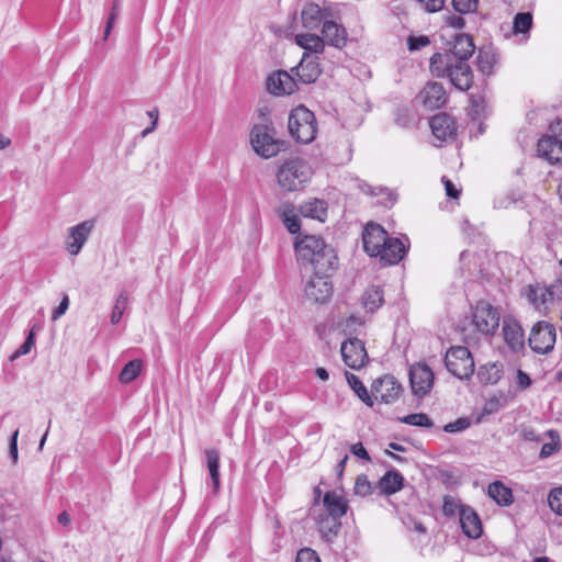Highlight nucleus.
Segmentation results:
<instances>
[{
    "label": "nucleus",
    "mask_w": 562,
    "mask_h": 562,
    "mask_svg": "<svg viewBox=\"0 0 562 562\" xmlns=\"http://www.w3.org/2000/svg\"><path fill=\"white\" fill-rule=\"evenodd\" d=\"M475 45L471 36L457 34L452 47L443 53H435L429 63L432 76L448 78L460 91H467L473 82V72L468 63L474 54Z\"/></svg>",
    "instance_id": "nucleus-1"
},
{
    "label": "nucleus",
    "mask_w": 562,
    "mask_h": 562,
    "mask_svg": "<svg viewBox=\"0 0 562 562\" xmlns=\"http://www.w3.org/2000/svg\"><path fill=\"white\" fill-rule=\"evenodd\" d=\"M297 260L303 266H311L313 274L330 276L338 267L335 249L321 237L305 235L294 244Z\"/></svg>",
    "instance_id": "nucleus-2"
},
{
    "label": "nucleus",
    "mask_w": 562,
    "mask_h": 562,
    "mask_svg": "<svg viewBox=\"0 0 562 562\" xmlns=\"http://www.w3.org/2000/svg\"><path fill=\"white\" fill-rule=\"evenodd\" d=\"M313 176L310 164L300 157L289 158L283 161L276 173L278 186L284 193L303 190Z\"/></svg>",
    "instance_id": "nucleus-3"
},
{
    "label": "nucleus",
    "mask_w": 562,
    "mask_h": 562,
    "mask_svg": "<svg viewBox=\"0 0 562 562\" xmlns=\"http://www.w3.org/2000/svg\"><path fill=\"white\" fill-rule=\"evenodd\" d=\"M250 144L255 153L265 158H272L284 149L285 143L276 137V130L270 120L262 114V123L256 124L250 132Z\"/></svg>",
    "instance_id": "nucleus-4"
},
{
    "label": "nucleus",
    "mask_w": 562,
    "mask_h": 562,
    "mask_svg": "<svg viewBox=\"0 0 562 562\" xmlns=\"http://www.w3.org/2000/svg\"><path fill=\"white\" fill-rule=\"evenodd\" d=\"M288 128L296 142L310 144L317 134L316 117L305 105H297L289 114Z\"/></svg>",
    "instance_id": "nucleus-5"
},
{
    "label": "nucleus",
    "mask_w": 562,
    "mask_h": 562,
    "mask_svg": "<svg viewBox=\"0 0 562 562\" xmlns=\"http://www.w3.org/2000/svg\"><path fill=\"white\" fill-rule=\"evenodd\" d=\"M537 151L552 165L562 162V120L550 124L548 133L538 140Z\"/></svg>",
    "instance_id": "nucleus-6"
},
{
    "label": "nucleus",
    "mask_w": 562,
    "mask_h": 562,
    "mask_svg": "<svg viewBox=\"0 0 562 562\" xmlns=\"http://www.w3.org/2000/svg\"><path fill=\"white\" fill-rule=\"evenodd\" d=\"M447 370L460 380H468L474 373V360L467 347H451L445 357Z\"/></svg>",
    "instance_id": "nucleus-7"
},
{
    "label": "nucleus",
    "mask_w": 562,
    "mask_h": 562,
    "mask_svg": "<svg viewBox=\"0 0 562 562\" xmlns=\"http://www.w3.org/2000/svg\"><path fill=\"white\" fill-rule=\"evenodd\" d=\"M499 312L486 302H477L472 312V324L484 336H493L499 327Z\"/></svg>",
    "instance_id": "nucleus-8"
},
{
    "label": "nucleus",
    "mask_w": 562,
    "mask_h": 562,
    "mask_svg": "<svg viewBox=\"0 0 562 562\" xmlns=\"http://www.w3.org/2000/svg\"><path fill=\"white\" fill-rule=\"evenodd\" d=\"M555 340V327L546 321H540L531 328L528 342L536 353L546 355L554 348Z\"/></svg>",
    "instance_id": "nucleus-9"
},
{
    "label": "nucleus",
    "mask_w": 562,
    "mask_h": 562,
    "mask_svg": "<svg viewBox=\"0 0 562 562\" xmlns=\"http://www.w3.org/2000/svg\"><path fill=\"white\" fill-rule=\"evenodd\" d=\"M409 384L413 394L424 398L432 389L435 375L432 370L424 362H417L409 367Z\"/></svg>",
    "instance_id": "nucleus-10"
},
{
    "label": "nucleus",
    "mask_w": 562,
    "mask_h": 562,
    "mask_svg": "<svg viewBox=\"0 0 562 562\" xmlns=\"http://www.w3.org/2000/svg\"><path fill=\"white\" fill-rule=\"evenodd\" d=\"M402 392V384L391 374L375 379L371 385L372 398L384 404L394 403Z\"/></svg>",
    "instance_id": "nucleus-11"
},
{
    "label": "nucleus",
    "mask_w": 562,
    "mask_h": 562,
    "mask_svg": "<svg viewBox=\"0 0 562 562\" xmlns=\"http://www.w3.org/2000/svg\"><path fill=\"white\" fill-rule=\"evenodd\" d=\"M305 296L318 304H324L333 295V283L328 274H313L305 285Z\"/></svg>",
    "instance_id": "nucleus-12"
},
{
    "label": "nucleus",
    "mask_w": 562,
    "mask_h": 562,
    "mask_svg": "<svg viewBox=\"0 0 562 562\" xmlns=\"http://www.w3.org/2000/svg\"><path fill=\"white\" fill-rule=\"evenodd\" d=\"M340 352L345 364L353 370L361 369L369 359L364 342L358 338L344 341Z\"/></svg>",
    "instance_id": "nucleus-13"
},
{
    "label": "nucleus",
    "mask_w": 562,
    "mask_h": 562,
    "mask_svg": "<svg viewBox=\"0 0 562 562\" xmlns=\"http://www.w3.org/2000/svg\"><path fill=\"white\" fill-rule=\"evenodd\" d=\"M93 227L94 221L88 220L68 228L65 246L70 255L77 256L81 251Z\"/></svg>",
    "instance_id": "nucleus-14"
},
{
    "label": "nucleus",
    "mask_w": 562,
    "mask_h": 562,
    "mask_svg": "<svg viewBox=\"0 0 562 562\" xmlns=\"http://www.w3.org/2000/svg\"><path fill=\"white\" fill-rule=\"evenodd\" d=\"M387 232L375 223H369L362 234L363 248L371 257H378L389 238Z\"/></svg>",
    "instance_id": "nucleus-15"
},
{
    "label": "nucleus",
    "mask_w": 562,
    "mask_h": 562,
    "mask_svg": "<svg viewBox=\"0 0 562 562\" xmlns=\"http://www.w3.org/2000/svg\"><path fill=\"white\" fill-rule=\"evenodd\" d=\"M328 8H322L315 2L305 3L301 11V20L304 29L314 31L331 18Z\"/></svg>",
    "instance_id": "nucleus-16"
},
{
    "label": "nucleus",
    "mask_w": 562,
    "mask_h": 562,
    "mask_svg": "<svg viewBox=\"0 0 562 562\" xmlns=\"http://www.w3.org/2000/svg\"><path fill=\"white\" fill-rule=\"evenodd\" d=\"M418 100L428 110H436L447 102V93L443 86L436 81H429L418 93Z\"/></svg>",
    "instance_id": "nucleus-17"
},
{
    "label": "nucleus",
    "mask_w": 562,
    "mask_h": 562,
    "mask_svg": "<svg viewBox=\"0 0 562 562\" xmlns=\"http://www.w3.org/2000/svg\"><path fill=\"white\" fill-rule=\"evenodd\" d=\"M267 89L274 95L292 94L297 85L295 79L285 70H279L267 79Z\"/></svg>",
    "instance_id": "nucleus-18"
},
{
    "label": "nucleus",
    "mask_w": 562,
    "mask_h": 562,
    "mask_svg": "<svg viewBox=\"0 0 562 562\" xmlns=\"http://www.w3.org/2000/svg\"><path fill=\"white\" fill-rule=\"evenodd\" d=\"M429 125L434 136L441 142L452 140L456 136V122L447 113H439L432 116Z\"/></svg>",
    "instance_id": "nucleus-19"
},
{
    "label": "nucleus",
    "mask_w": 562,
    "mask_h": 562,
    "mask_svg": "<svg viewBox=\"0 0 562 562\" xmlns=\"http://www.w3.org/2000/svg\"><path fill=\"white\" fill-rule=\"evenodd\" d=\"M503 336L506 345L514 352L525 348V335L519 322L515 318H505L503 322Z\"/></svg>",
    "instance_id": "nucleus-20"
},
{
    "label": "nucleus",
    "mask_w": 562,
    "mask_h": 562,
    "mask_svg": "<svg viewBox=\"0 0 562 562\" xmlns=\"http://www.w3.org/2000/svg\"><path fill=\"white\" fill-rule=\"evenodd\" d=\"M318 56H307L303 54L300 64L292 68L303 83H313L317 80L322 70L319 68Z\"/></svg>",
    "instance_id": "nucleus-21"
},
{
    "label": "nucleus",
    "mask_w": 562,
    "mask_h": 562,
    "mask_svg": "<svg viewBox=\"0 0 562 562\" xmlns=\"http://www.w3.org/2000/svg\"><path fill=\"white\" fill-rule=\"evenodd\" d=\"M408 247L396 237H389L378 257L384 265H397L406 255Z\"/></svg>",
    "instance_id": "nucleus-22"
},
{
    "label": "nucleus",
    "mask_w": 562,
    "mask_h": 562,
    "mask_svg": "<svg viewBox=\"0 0 562 562\" xmlns=\"http://www.w3.org/2000/svg\"><path fill=\"white\" fill-rule=\"evenodd\" d=\"M462 532L470 539H477L483 532L482 522L479 515L469 506L461 509L459 517Z\"/></svg>",
    "instance_id": "nucleus-23"
},
{
    "label": "nucleus",
    "mask_w": 562,
    "mask_h": 562,
    "mask_svg": "<svg viewBox=\"0 0 562 562\" xmlns=\"http://www.w3.org/2000/svg\"><path fill=\"white\" fill-rule=\"evenodd\" d=\"M322 34V38L325 40V44L336 48H342L347 44L346 29L331 20L324 23Z\"/></svg>",
    "instance_id": "nucleus-24"
},
{
    "label": "nucleus",
    "mask_w": 562,
    "mask_h": 562,
    "mask_svg": "<svg viewBox=\"0 0 562 562\" xmlns=\"http://www.w3.org/2000/svg\"><path fill=\"white\" fill-rule=\"evenodd\" d=\"M294 42L304 49L303 54H307V56L314 55L319 57L325 49V40L313 33L296 34Z\"/></svg>",
    "instance_id": "nucleus-25"
},
{
    "label": "nucleus",
    "mask_w": 562,
    "mask_h": 562,
    "mask_svg": "<svg viewBox=\"0 0 562 562\" xmlns=\"http://www.w3.org/2000/svg\"><path fill=\"white\" fill-rule=\"evenodd\" d=\"M340 519L341 518L328 516L323 513L317 515L316 522L318 531L326 542H331L333 539L338 536L341 528Z\"/></svg>",
    "instance_id": "nucleus-26"
},
{
    "label": "nucleus",
    "mask_w": 562,
    "mask_h": 562,
    "mask_svg": "<svg viewBox=\"0 0 562 562\" xmlns=\"http://www.w3.org/2000/svg\"><path fill=\"white\" fill-rule=\"evenodd\" d=\"M404 476L397 470L387 471L378 482V487L383 495H393L404 486Z\"/></svg>",
    "instance_id": "nucleus-27"
},
{
    "label": "nucleus",
    "mask_w": 562,
    "mask_h": 562,
    "mask_svg": "<svg viewBox=\"0 0 562 562\" xmlns=\"http://www.w3.org/2000/svg\"><path fill=\"white\" fill-rule=\"evenodd\" d=\"M323 505V514L338 518H341L344 515H346L348 509L347 503L335 492H327L324 495Z\"/></svg>",
    "instance_id": "nucleus-28"
},
{
    "label": "nucleus",
    "mask_w": 562,
    "mask_h": 562,
    "mask_svg": "<svg viewBox=\"0 0 562 562\" xmlns=\"http://www.w3.org/2000/svg\"><path fill=\"white\" fill-rule=\"evenodd\" d=\"M361 303L369 313L376 312L384 303V292L380 285H370L361 296Z\"/></svg>",
    "instance_id": "nucleus-29"
},
{
    "label": "nucleus",
    "mask_w": 562,
    "mask_h": 562,
    "mask_svg": "<svg viewBox=\"0 0 562 562\" xmlns=\"http://www.w3.org/2000/svg\"><path fill=\"white\" fill-rule=\"evenodd\" d=\"M300 213L304 217L325 222L327 217V203L318 199L308 200L300 206Z\"/></svg>",
    "instance_id": "nucleus-30"
},
{
    "label": "nucleus",
    "mask_w": 562,
    "mask_h": 562,
    "mask_svg": "<svg viewBox=\"0 0 562 562\" xmlns=\"http://www.w3.org/2000/svg\"><path fill=\"white\" fill-rule=\"evenodd\" d=\"M206 467L210 473L212 488L214 493H217L221 486L220 480V451L217 449L205 450Z\"/></svg>",
    "instance_id": "nucleus-31"
},
{
    "label": "nucleus",
    "mask_w": 562,
    "mask_h": 562,
    "mask_svg": "<svg viewBox=\"0 0 562 562\" xmlns=\"http://www.w3.org/2000/svg\"><path fill=\"white\" fill-rule=\"evenodd\" d=\"M487 494L499 506H509L514 502L512 488L501 481L491 483L487 487Z\"/></svg>",
    "instance_id": "nucleus-32"
},
{
    "label": "nucleus",
    "mask_w": 562,
    "mask_h": 562,
    "mask_svg": "<svg viewBox=\"0 0 562 562\" xmlns=\"http://www.w3.org/2000/svg\"><path fill=\"white\" fill-rule=\"evenodd\" d=\"M526 296L535 307L540 308L547 304L548 300L553 299V291L551 288L539 284L528 285Z\"/></svg>",
    "instance_id": "nucleus-33"
},
{
    "label": "nucleus",
    "mask_w": 562,
    "mask_h": 562,
    "mask_svg": "<svg viewBox=\"0 0 562 562\" xmlns=\"http://www.w3.org/2000/svg\"><path fill=\"white\" fill-rule=\"evenodd\" d=\"M497 64V55L492 47L479 48L476 56V65L484 76L493 74L494 66Z\"/></svg>",
    "instance_id": "nucleus-34"
},
{
    "label": "nucleus",
    "mask_w": 562,
    "mask_h": 562,
    "mask_svg": "<svg viewBox=\"0 0 562 562\" xmlns=\"http://www.w3.org/2000/svg\"><path fill=\"white\" fill-rule=\"evenodd\" d=\"M503 375V367L498 363H487L479 368L477 378L483 384H496Z\"/></svg>",
    "instance_id": "nucleus-35"
},
{
    "label": "nucleus",
    "mask_w": 562,
    "mask_h": 562,
    "mask_svg": "<svg viewBox=\"0 0 562 562\" xmlns=\"http://www.w3.org/2000/svg\"><path fill=\"white\" fill-rule=\"evenodd\" d=\"M346 379L349 386L353 390L357 396L369 407H372L374 401L372 398V393L370 394L362 383V381L353 373L346 372Z\"/></svg>",
    "instance_id": "nucleus-36"
},
{
    "label": "nucleus",
    "mask_w": 562,
    "mask_h": 562,
    "mask_svg": "<svg viewBox=\"0 0 562 562\" xmlns=\"http://www.w3.org/2000/svg\"><path fill=\"white\" fill-rule=\"evenodd\" d=\"M283 224L291 234L299 233L301 228V221L295 213V207L292 204H284L280 210Z\"/></svg>",
    "instance_id": "nucleus-37"
},
{
    "label": "nucleus",
    "mask_w": 562,
    "mask_h": 562,
    "mask_svg": "<svg viewBox=\"0 0 562 562\" xmlns=\"http://www.w3.org/2000/svg\"><path fill=\"white\" fill-rule=\"evenodd\" d=\"M142 367L143 362L139 359L128 361L120 373V382L124 384L133 382L139 375Z\"/></svg>",
    "instance_id": "nucleus-38"
},
{
    "label": "nucleus",
    "mask_w": 562,
    "mask_h": 562,
    "mask_svg": "<svg viewBox=\"0 0 562 562\" xmlns=\"http://www.w3.org/2000/svg\"><path fill=\"white\" fill-rule=\"evenodd\" d=\"M532 27V14L530 12H519L513 20V32L515 34L526 35Z\"/></svg>",
    "instance_id": "nucleus-39"
},
{
    "label": "nucleus",
    "mask_w": 562,
    "mask_h": 562,
    "mask_svg": "<svg viewBox=\"0 0 562 562\" xmlns=\"http://www.w3.org/2000/svg\"><path fill=\"white\" fill-rule=\"evenodd\" d=\"M546 435L551 439V441L544 443L541 447V450L539 453L540 459H547V458L553 456L554 453H557L560 450V447H561L560 436L555 430L550 429L546 432Z\"/></svg>",
    "instance_id": "nucleus-40"
},
{
    "label": "nucleus",
    "mask_w": 562,
    "mask_h": 562,
    "mask_svg": "<svg viewBox=\"0 0 562 562\" xmlns=\"http://www.w3.org/2000/svg\"><path fill=\"white\" fill-rule=\"evenodd\" d=\"M522 200V194L518 190H510L494 199L495 209H508L510 205L516 204Z\"/></svg>",
    "instance_id": "nucleus-41"
},
{
    "label": "nucleus",
    "mask_w": 562,
    "mask_h": 562,
    "mask_svg": "<svg viewBox=\"0 0 562 562\" xmlns=\"http://www.w3.org/2000/svg\"><path fill=\"white\" fill-rule=\"evenodd\" d=\"M127 304H128V295H127L126 291H122L117 295L114 306H113V310H112L111 323L113 325L117 324L121 321V318L124 314V311L127 307Z\"/></svg>",
    "instance_id": "nucleus-42"
},
{
    "label": "nucleus",
    "mask_w": 562,
    "mask_h": 562,
    "mask_svg": "<svg viewBox=\"0 0 562 562\" xmlns=\"http://www.w3.org/2000/svg\"><path fill=\"white\" fill-rule=\"evenodd\" d=\"M400 420L404 424L417 427L430 428L434 425L432 420L425 413L408 414L400 418Z\"/></svg>",
    "instance_id": "nucleus-43"
},
{
    "label": "nucleus",
    "mask_w": 562,
    "mask_h": 562,
    "mask_svg": "<svg viewBox=\"0 0 562 562\" xmlns=\"http://www.w3.org/2000/svg\"><path fill=\"white\" fill-rule=\"evenodd\" d=\"M469 506L462 505L460 501L453 496L446 495L443 497L442 512L447 517H453L457 514L461 516V509Z\"/></svg>",
    "instance_id": "nucleus-44"
},
{
    "label": "nucleus",
    "mask_w": 562,
    "mask_h": 562,
    "mask_svg": "<svg viewBox=\"0 0 562 562\" xmlns=\"http://www.w3.org/2000/svg\"><path fill=\"white\" fill-rule=\"evenodd\" d=\"M395 123L401 126L408 128L415 124V115L407 108H400L395 112Z\"/></svg>",
    "instance_id": "nucleus-45"
},
{
    "label": "nucleus",
    "mask_w": 562,
    "mask_h": 562,
    "mask_svg": "<svg viewBox=\"0 0 562 562\" xmlns=\"http://www.w3.org/2000/svg\"><path fill=\"white\" fill-rule=\"evenodd\" d=\"M35 345V334L31 329L24 342L10 356V361H14L21 356L27 355Z\"/></svg>",
    "instance_id": "nucleus-46"
},
{
    "label": "nucleus",
    "mask_w": 562,
    "mask_h": 562,
    "mask_svg": "<svg viewBox=\"0 0 562 562\" xmlns=\"http://www.w3.org/2000/svg\"><path fill=\"white\" fill-rule=\"evenodd\" d=\"M471 100V115L473 119H481L485 115L486 111V101L483 95L472 94L470 97Z\"/></svg>",
    "instance_id": "nucleus-47"
},
{
    "label": "nucleus",
    "mask_w": 562,
    "mask_h": 562,
    "mask_svg": "<svg viewBox=\"0 0 562 562\" xmlns=\"http://www.w3.org/2000/svg\"><path fill=\"white\" fill-rule=\"evenodd\" d=\"M353 490L356 495L362 497L371 495L373 492V487L366 474H360L357 476Z\"/></svg>",
    "instance_id": "nucleus-48"
},
{
    "label": "nucleus",
    "mask_w": 562,
    "mask_h": 562,
    "mask_svg": "<svg viewBox=\"0 0 562 562\" xmlns=\"http://www.w3.org/2000/svg\"><path fill=\"white\" fill-rule=\"evenodd\" d=\"M548 503L552 512L562 516V487L553 488L549 493Z\"/></svg>",
    "instance_id": "nucleus-49"
},
{
    "label": "nucleus",
    "mask_w": 562,
    "mask_h": 562,
    "mask_svg": "<svg viewBox=\"0 0 562 562\" xmlns=\"http://www.w3.org/2000/svg\"><path fill=\"white\" fill-rule=\"evenodd\" d=\"M479 0H452L453 9L460 14L474 12L477 9Z\"/></svg>",
    "instance_id": "nucleus-50"
},
{
    "label": "nucleus",
    "mask_w": 562,
    "mask_h": 562,
    "mask_svg": "<svg viewBox=\"0 0 562 562\" xmlns=\"http://www.w3.org/2000/svg\"><path fill=\"white\" fill-rule=\"evenodd\" d=\"M471 426V419L469 417H460L454 422L448 423L443 426L446 432H460Z\"/></svg>",
    "instance_id": "nucleus-51"
},
{
    "label": "nucleus",
    "mask_w": 562,
    "mask_h": 562,
    "mask_svg": "<svg viewBox=\"0 0 562 562\" xmlns=\"http://www.w3.org/2000/svg\"><path fill=\"white\" fill-rule=\"evenodd\" d=\"M430 44V40L426 35L420 36H409L407 38V47L411 52L418 50L423 47H426Z\"/></svg>",
    "instance_id": "nucleus-52"
},
{
    "label": "nucleus",
    "mask_w": 562,
    "mask_h": 562,
    "mask_svg": "<svg viewBox=\"0 0 562 562\" xmlns=\"http://www.w3.org/2000/svg\"><path fill=\"white\" fill-rule=\"evenodd\" d=\"M295 562H321V559L316 551L310 548H303L297 552Z\"/></svg>",
    "instance_id": "nucleus-53"
},
{
    "label": "nucleus",
    "mask_w": 562,
    "mask_h": 562,
    "mask_svg": "<svg viewBox=\"0 0 562 562\" xmlns=\"http://www.w3.org/2000/svg\"><path fill=\"white\" fill-rule=\"evenodd\" d=\"M18 437H19V430L16 429L12 432L10 442H9V454L12 459L13 464H15L18 462V458H19Z\"/></svg>",
    "instance_id": "nucleus-54"
},
{
    "label": "nucleus",
    "mask_w": 562,
    "mask_h": 562,
    "mask_svg": "<svg viewBox=\"0 0 562 562\" xmlns=\"http://www.w3.org/2000/svg\"><path fill=\"white\" fill-rule=\"evenodd\" d=\"M68 306H69V297L67 294H64L59 305L56 308H54L52 312V319L57 321L59 317H61L68 310Z\"/></svg>",
    "instance_id": "nucleus-55"
},
{
    "label": "nucleus",
    "mask_w": 562,
    "mask_h": 562,
    "mask_svg": "<svg viewBox=\"0 0 562 562\" xmlns=\"http://www.w3.org/2000/svg\"><path fill=\"white\" fill-rule=\"evenodd\" d=\"M520 437L525 441H530V442H539L542 440V437L531 427H524L520 430Z\"/></svg>",
    "instance_id": "nucleus-56"
},
{
    "label": "nucleus",
    "mask_w": 562,
    "mask_h": 562,
    "mask_svg": "<svg viewBox=\"0 0 562 562\" xmlns=\"http://www.w3.org/2000/svg\"><path fill=\"white\" fill-rule=\"evenodd\" d=\"M350 451L353 456L364 461H371V458L361 442L353 443L350 447Z\"/></svg>",
    "instance_id": "nucleus-57"
},
{
    "label": "nucleus",
    "mask_w": 562,
    "mask_h": 562,
    "mask_svg": "<svg viewBox=\"0 0 562 562\" xmlns=\"http://www.w3.org/2000/svg\"><path fill=\"white\" fill-rule=\"evenodd\" d=\"M442 183L445 184L446 194L450 198L457 199L460 195V191L456 188L450 179L446 176L441 178Z\"/></svg>",
    "instance_id": "nucleus-58"
},
{
    "label": "nucleus",
    "mask_w": 562,
    "mask_h": 562,
    "mask_svg": "<svg viewBox=\"0 0 562 562\" xmlns=\"http://www.w3.org/2000/svg\"><path fill=\"white\" fill-rule=\"evenodd\" d=\"M147 115L149 116V119L151 120V124L150 126L146 127L142 134L143 136H146L147 134L151 133L156 126H157V123H158V116H159V112H158V109L155 108L150 111L147 112Z\"/></svg>",
    "instance_id": "nucleus-59"
},
{
    "label": "nucleus",
    "mask_w": 562,
    "mask_h": 562,
    "mask_svg": "<svg viewBox=\"0 0 562 562\" xmlns=\"http://www.w3.org/2000/svg\"><path fill=\"white\" fill-rule=\"evenodd\" d=\"M447 24L453 29H463L465 25V21L460 15H449L447 16Z\"/></svg>",
    "instance_id": "nucleus-60"
},
{
    "label": "nucleus",
    "mask_w": 562,
    "mask_h": 562,
    "mask_svg": "<svg viewBox=\"0 0 562 562\" xmlns=\"http://www.w3.org/2000/svg\"><path fill=\"white\" fill-rule=\"evenodd\" d=\"M517 383L518 385L521 387V389H526L528 386H530L531 384V379L530 376L525 373L524 371L521 370H518V373H517Z\"/></svg>",
    "instance_id": "nucleus-61"
},
{
    "label": "nucleus",
    "mask_w": 562,
    "mask_h": 562,
    "mask_svg": "<svg viewBox=\"0 0 562 562\" xmlns=\"http://www.w3.org/2000/svg\"><path fill=\"white\" fill-rule=\"evenodd\" d=\"M57 520L59 524L67 526L70 522V516L67 512L64 510L60 514H58Z\"/></svg>",
    "instance_id": "nucleus-62"
},
{
    "label": "nucleus",
    "mask_w": 562,
    "mask_h": 562,
    "mask_svg": "<svg viewBox=\"0 0 562 562\" xmlns=\"http://www.w3.org/2000/svg\"><path fill=\"white\" fill-rule=\"evenodd\" d=\"M348 461V456L346 454L337 464L336 467V471H337V475L338 476H341L342 473H344V470H345V467H346V463Z\"/></svg>",
    "instance_id": "nucleus-63"
},
{
    "label": "nucleus",
    "mask_w": 562,
    "mask_h": 562,
    "mask_svg": "<svg viewBox=\"0 0 562 562\" xmlns=\"http://www.w3.org/2000/svg\"><path fill=\"white\" fill-rule=\"evenodd\" d=\"M315 374L317 378H319L322 381H327L329 379L328 371L325 368H317L315 370Z\"/></svg>",
    "instance_id": "nucleus-64"
}]
</instances>
